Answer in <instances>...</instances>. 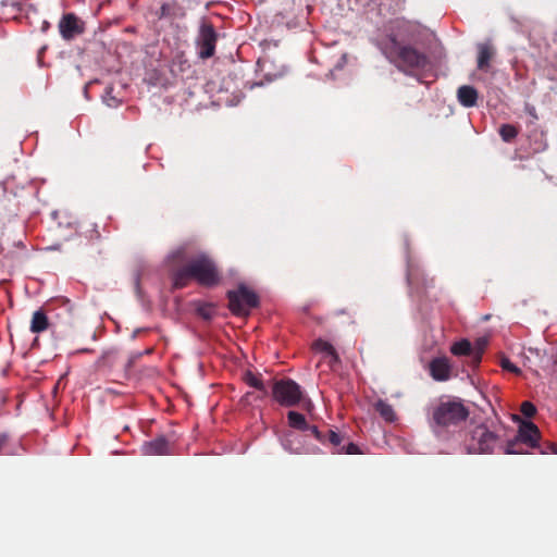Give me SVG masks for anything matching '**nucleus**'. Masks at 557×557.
<instances>
[{"instance_id":"4","label":"nucleus","mask_w":557,"mask_h":557,"mask_svg":"<svg viewBox=\"0 0 557 557\" xmlns=\"http://www.w3.org/2000/svg\"><path fill=\"white\" fill-rule=\"evenodd\" d=\"M271 395L280 406L297 407L298 404L304 401V406L309 409L312 406L310 400L304 398L301 387L292 379H281L273 384Z\"/></svg>"},{"instance_id":"17","label":"nucleus","mask_w":557,"mask_h":557,"mask_svg":"<svg viewBox=\"0 0 557 557\" xmlns=\"http://www.w3.org/2000/svg\"><path fill=\"white\" fill-rule=\"evenodd\" d=\"M374 410H376L381 419L386 422L392 423L396 419V413L392 405L384 400L376 401V404H374Z\"/></svg>"},{"instance_id":"16","label":"nucleus","mask_w":557,"mask_h":557,"mask_svg":"<svg viewBox=\"0 0 557 557\" xmlns=\"http://www.w3.org/2000/svg\"><path fill=\"white\" fill-rule=\"evenodd\" d=\"M49 327V319L46 317L42 310L35 311L33 313L32 325L29 331L34 334H39Z\"/></svg>"},{"instance_id":"1","label":"nucleus","mask_w":557,"mask_h":557,"mask_svg":"<svg viewBox=\"0 0 557 557\" xmlns=\"http://www.w3.org/2000/svg\"><path fill=\"white\" fill-rule=\"evenodd\" d=\"M193 280L205 287H213L220 284L219 268L209 255L199 252L188 260L185 265L171 272L172 288L174 289L186 287Z\"/></svg>"},{"instance_id":"15","label":"nucleus","mask_w":557,"mask_h":557,"mask_svg":"<svg viewBox=\"0 0 557 557\" xmlns=\"http://www.w3.org/2000/svg\"><path fill=\"white\" fill-rule=\"evenodd\" d=\"M495 55V50L491 44H479L478 46V69L487 71L490 62Z\"/></svg>"},{"instance_id":"36","label":"nucleus","mask_w":557,"mask_h":557,"mask_svg":"<svg viewBox=\"0 0 557 557\" xmlns=\"http://www.w3.org/2000/svg\"><path fill=\"white\" fill-rule=\"evenodd\" d=\"M107 106H109V107H114V106H116V101H114V102H112V103H111V102H107Z\"/></svg>"},{"instance_id":"19","label":"nucleus","mask_w":557,"mask_h":557,"mask_svg":"<svg viewBox=\"0 0 557 557\" xmlns=\"http://www.w3.org/2000/svg\"><path fill=\"white\" fill-rule=\"evenodd\" d=\"M287 423H289L290 428L301 432L306 431L307 428L310 425L308 424L302 413H298L297 411L293 410L287 412Z\"/></svg>"},{"instance_id":"34","label":"nucleus","mask_w":557,"mask_h":557,"mask_svg":"<svg viewBox=\"0 0 557 557\" xmlns=\"http://www.w3.org/2000/svg\"><path fill=\"white\" fill-rule=\"evenodd\" d=\"M185 253H186V250L184 249V247H181L180 249H177L175 251L174 257L177 259H183Z\"/></svg>"},{"instance_id":"7","label":"nucleus","mask_w":557,"mask_h":557,"mask_svg":"<svg viewBox=\"0 0 557 557\" xmlns=\"http://www.w3.org/2000/svg\"><path fill=\"white\" fill-rule=\"evenodd\" d=\"M219 39L214 26L210 22L203 21L199 26L196 44L198 49V57L207 60L214 55L215 44Z\"/></svg>"},{"instance_id":"37","label":"nucleus","mask_w":557,"mask_h":557,"mask_svg":"<svg viewBox=\"0 0 557 557\" xmlns=\"http://www.w3.org/2000/svg\"><path fill=\"white\" fill-rule=\"evenodd\" d=\"M47 27H49V24L45 22V23H44V30H45Z\"/></svg>"},{"instance_id":"31","label":"nucleus","mask_w":557,"mask_h":557,"mask_svg":"<svg viewBox=\"0 0 557 557\" xmlns=\"http://www.w3.org/2000/svg\"><path fill=\"white\" fill-rule=\"evenodd\" d=\"M523 110H525L527 114H529V116L532 117V120H539L537 111L535 110L533 104L527 103L525 109Z\"/></svg>"},{"instance_id":"29","label":"nucleus","mask_w":557,"mask_h":557,"mask_svg":"<svg viewBox=\"0 0 557 557\" xmlns=\"http://www.w3.org/2000/svg\"><path fill=\"white\" fill-rule=\"evenodd\" d=\"M304 432L311 433V435H313V437L317 438L318 442H320L323 445L325 444V434L320 432L318 426L309 425L307 430H305Z\"/></svg>"},{"instance_id":"2","label":"nucleus","mask_w":557,"mask_h":557,"mask_svg":"<svg viewBox=\"0 0 557 557\" xmlns=\"http://www.w3.org/2000/svg\"><path fill=\"white\" fill-rule=\"evenodd\" d=\"M384 54L398 71L406 75H412L413 71H423L430 64L429 57L424 52L411 45L400 42L395 36L386 41Z\"/></svg>"},{"instance_id":"21","label":"nucleus","mask_w":557,"mask_h":557,"mask_svg":"<svg viewBox=\"0 0 557 557\" xmlns=\"http://www.w3.org/2000/svg\"><path fill=\"white\" fill-rule=\"evenodd\" d=\"M529 449L530 448L525 447L523 443H520L516 440H509L507 441L506 445L500 446L503 454L507 455L528 454Z\"/></svg>"},{"instance_id":"5","label":"nucleus","mask_w":557,"mask_h":557,"mask_svg":"<svg viewBox=\"0 0 557 557\" xmlns=\"http://www.w3.org/2000/svg\"><path fill=\"white\" fill-rule=\"evenodd\" d=\"M498 444L499 435L490 431L485 424L473 428L463 442L468 454H493Z\"/></svg>"},{"instance_id":"24","label":"nucleus","mask_w":557,"mask_h":557,"mask_svg":"<svg viewBox=\"0 0 557 557\" xmlns=\"http://www.w3.org/2000/svg\"><path fill=\"white\" fill-rule=\"evenodd\" d=\"M533 449H537L539 454H557V444L549 441L537 442V446H534Z\"/></svg>"},{"instance_id":"27","label":"nucleus","mask_w":557,"mask_h":557,"mask_svg":"<svg viewBox=\"0 0 557 557\" xmlns=\"http://www.w3.org/2000/svg\"><path fill=\"white\" fill-rule=\"evenodd\" d=\"M500 367H503L505 371L511 372L515 375L521 374V370L513 366V363L506 357L500 358Z\"/></svg>"},{"instance_id":"11","label":"nucleus","mask_w":557,"mask_h":557,"mask_svg":"<svg viewBox=\"0 0 557 557\" xmlns=\"http://www.w3.org/2000/svg\"><path fill=\"white\" fill-rule=\"evenodd\" d=\"M429 373L430 376L437 382L450 380L451 366L449 359L446 357L434 358L429 363Z\"/></svg>"},{"instance_id":"30","label":"nucleus","mask_w":557,"mask_h":557,"mask_svg":"<svg viewBox=\"0 0 557 557\" xmlns=\"http://www.w3.org/2000/svg\"><path fill=\"white\" fill-rule=\"evenodd\" d=\"M335 453L336 454H342V453L359 454V448H358L357 444L348 443L346 446H341V447L336 448Z\"/></svg>"},{"instance_id":"18","label":"nucleus","mask_w":557,"mask_h":557,"mask_svg":"<svg viewBox=\"0 0 557 557\" xmlns=\"http://www.w3.org/2000/svg\"><path fill=\"white\" fill-rule=\"evenodd\" d=\"M450 352L457 357L467 356L473 358V347L467 338H462L461 341L454 343L450 347Z\"/></svg>"},{"instance_id":"23","label":"nucleus","mask_w":557,"mask_h":557,"mask_svg":"<svg viewBox=\"0 0 557 557\" xmlns=\"http://www.w3.org/2000/svg\"><path fill=\"white\" fill-rule=\"evenodd\" d=\"M517 135H518V129L516 126H513L509 123L500 125L499 136H500V138H503V140L505 143H511L512 140L516 139Z\"/></svg>"},{"instance_id":"38","label":"nucleus","mask_w":557,"mask_h":557,"mask_svg":"<svg viewBox=\"0 0 557 557\" xmlns=\"http://www.w3.org/2000/svg\"><path fill=\"white\" fill-rule=\"evenodd\" d=\"M555 366L557 367V352H556V358H555Z\"/></svg>"},{"instance_id":"6","label":"nucleus","mask_w":557,"mask_h":557,"mask_svg":"<svg viewBox=\"0 0 557 557\" xmlns=\"http://www.w3.org/2000/svg\"><path fill=\"white\" fill-rule=\"evenodd\" d=\"M228 298V308L237 317L247 315L249 310L258 308L259 296L244 285L237 286V289H231L226 293Z\"/></svg>"},{"instance_id":"28","label":"nucleus","mask_w":557,"mask_h":557,"mask_svg":"<svg viewBox=\"0 0 557 557\" xmlns=\"http://www.w3.org/2000/svg\"><path fill=\"white\" fill-rule=\"evenodd\" d=\"M537 409H535V406L530 401H523L521 404V413L525 416L527 418H532Z\"/></svg>"},{"instance_id":"12","label":"nucleus","mask_w":557,"mask_h":557,"mask_svg":"<svg viewBox=\"0 0 557 557\" xmlns=\"http://www.w3.org/2000/svg\"><path fill=\"white\" fill-rule=\"evenodd\" d=\"M144 454L148 455H165L171 454V444L164 437L160 435L143 445Z\"/></svg>"},{"instance_id":"20","label":"nucleus","mask_w":557,"mask_h":557,"mask_svg":"<svg viewBox=\"0 0 557 557\" xmlns=\"http://www.w3.org/2000/svg\"><path fill=\"white\" fill-rule=\"evenodd\" d=\"M243 381L251 388L258 389L259 392H262L264 395L267 394V389L264 387V383L261 380L260 374H253L248 370L244 372Z\"/></svg>"},{"instance_id":"35","label":"nucleus","mask_w":557,"mask_h":557,"mask_svg":"<svg viewBox=\"0 0 557 557\" xmlns=\"http://www.w3.org/2000/svg\"><path fill=\"white\" fill-rule=\"evenodd\" d=\"M407 282L412 284L413 283V272L411 269H408V272H407Z\"/></svg>"},{"instance_id":"8","label":"nucleus","mask_w":557,"mask_h":557,"mask_svg":"<svg viewBox=\"0 0 557 557\" xmlns=\"http://www.w3.org/2000/svg\"><path fill=\"white\" fill-rule=\"evenodd\" d=\"M85 30L84 22L74 13L62 15L59 22L60 36L64 40H72Z\"/></svg>"},{"instance_id":"9","label":"nucleus","mask_w":557,"mask_h":557,"mask_svg":"<svg viewBox=\"0 0 557 557\" xmlns=\"http://www.w3.org/2000/svg\"><path fill=\"white\" fill-rule=\"evenodd\" d=\"M515 440L525 444L528 449H534V446H537V442L541 440L539 426L530 421H522L518 426Z\"/></svg>"},{"instance_id":"13","label":"nucleus","mask_w":557,"mask_h":557,"mask_svg":"<svg viewBox=\"0 0 557 557\" xmlns=\"http://www.w3.org/2000/svg\"><path fill=\"white\" fill-rule=\"evenodd\" d=\"M478 90L468 85H462L457 88V100L466 108H471L478 104Z\"/></svg>"},{"instance_id":"10","label":"nucleus","mask_w":557,"mask_h":557,"mask_svg":"<svg viewBox=\"0 0 557 557\" xmlns=\"http://www.w3.org/2000/svg\"><path fill=\"white\" fill-rule=\"evenodd\" d=\"M282 447L290 454H313L314 448L305 445V435L287 431L282 437Z\"/></svg>"},{"instance_id":"3","label":"nucleus","mask_w":557,"mask_h":557,"mask_svg":"<svg viewBox=\"0 0 557 557\" xmlns=\"http://www.w3.org/2000/svg\"><path fill=\"white\" fill-rule=\"evenodd\" d=\"M469 417V409L459 398L441 400L434 406L430 413V428L435 435L441 436L449 428H456L463 423Z\"/></svg>"},{"instance_id":"32","label":"nucleus","mask_w":557,"mask_h":557,"mask_svg":"<svg viewBox=\"0 0 557 557\" xmlns=\"http://www.w3.org/2000/svg\"><path fill=\"white\" fill-rule=\"evenodd\" d=\"M170 14V4H161L158 12L159 18H164Z\"/></svg>"},{"instance_id":"25","label":"nucleus","mask_w":557,"mask_h":557,"mask_svg":"<svg viewBox=\"0 0 557 557\" xmlns=\"http://www.w3.org/2000/svg\"><path fill=\"white\" fill-rule=\"evenodd\" d=\"M197 314L205 320H210L214 314V307L207 302H201L197 307Z\"/></svg>"},{"instance_id":"33","label":"nucleus","mask_w":557,"mask_h":557,"mask_svg":"<svg viewBox=\"0 0 557 557\" xmlns=\"http://www.w3.org/2000/svg\"><path fill=\"white\" fill-rule=\"evenodd\" d=\"M8 436L5 434L0 435V454L3 451V447L7 445Z\"/></svg>"},{"instance_id":"14","label":"nucleus","mask_w":557,"mask_h":557,"mask_svg":"<svg viewBox=\"0 0 557 557\" xmlns=\"http://www.w3.org/2000/svg\"><path fill=\"white\" fill-rule=\"evenodd\" d=\"M313 349L318 352H323L325 360L329 361V366L333 368L338 363V356L333 345L330 342H325L321 338L314 341Z\"/></svg>"},{"instance_id":"26","label":"nucleus","mask_w":557,"mask_h":557,"mask_svg":"<svg viewBox=\"0 0 557 557\" xmlns=\"http://www.w3.org/2000/svg\"><path fill=\"white\" fill-rule=\"evenodd\" d=\"M343 437L336 432L329 430L325 433V444L330 443L331 446L335 447V449L341 447Z\"/></svg>"},{"instance_id":"22","label":"nucleus","mask_w":557,"mask_h":557,"mask_svg":"<svg viewBox=\"0 0 557 557\" xmlns=\"http://www.w3.org/2000/svg\"><path fill=\"white\" fill-rule=\"evenodd\" d=\"M488 345V339L487 338H479L476 339V342H474V345L472 346L473 348V366L474 367H478L479 363L482 361V356H483V352H484V349L486 348V346Z\"/></svg>"}]
</instances>
